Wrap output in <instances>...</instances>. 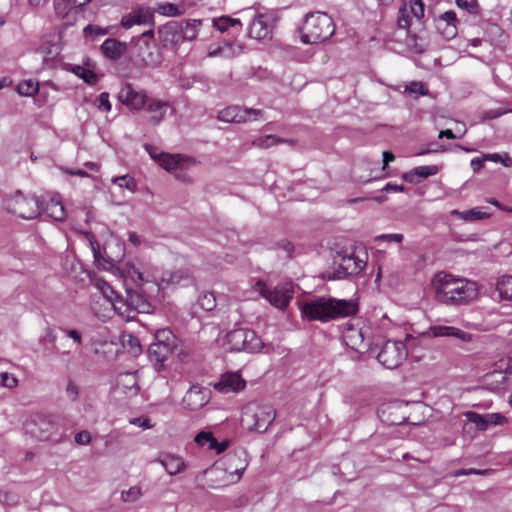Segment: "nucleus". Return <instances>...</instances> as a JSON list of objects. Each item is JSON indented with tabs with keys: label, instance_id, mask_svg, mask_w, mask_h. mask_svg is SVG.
I'll return each instance as SVG.
<instances>
[{
	"label": "nucleus",
	"instance_id": "1",
	"mask_svg": "<svg viewBox=\"0 0 512 512\" xmlns=\"http://www.w3.org/2000/svg\"><path fill=\"white\" fill-rule=\"evenodd\" d=\"M431 287L436 301L446 306L467 305L478 295L476 282L445 271L433 276Z\"/></svg>",
	"mask_w": 512,
	"mask_h": 512
},
{
	"label": "nucleus",
	"instance_id": "2",
	"mask_svg": "<svg viewBox=\"0 0 512 512\" xmlns=\"http://www.w3.org/2000/svg\"><path fill=\"white\" fill-rule=\"evenodd\" d=\"M300 311L309 321L327 323L356 314L358 305L354 300L322 296L304 302Z\"/></svg>",
	"mask_w": 512,
	"mask_h": 512
},
{
	"label": "nucleus",
	"instance_id": "3",
	"mask_svg": "<svg viewBox=\"0 0 512 512\" xmlns=\"http://www.w3.org/2000/svg\"><path fill=\"white\" fill-rule=\"evenodd\" d=\"M335 33V24L325 12H309L304 16L300 27V37L304 44H319L330 39Z\"/></svg>",
	"mask_w": 512,
	"mask_h": 512
},
{
	"label": "nucleus",
	"instance_id": "4",
	"mask_svg": "<svg viewBox=\"0 0 512 512\" xmlns=\"http://www.w3.org/2000/svg\"><path fill=\"white\" fill-rule=\"evenodd\" d=\"M67 419L60 415H37L27 424L29 433L41 441H62L67 432Z\"/></svg>",
	"mask_w": 512,
	"mask_h": 512
},
{
	"label": "nucleus",
	"instance_id": "5",
	"mask_svg": "<svg viewBox=\"0 0 512 512\" xmlns=\"http://www.w3.org/2000/svg\"><path fill=\"white\" fill-rule=\"evenodd\" d=\"M144 147L149 156L157 162L159 166L175 174L177 179L186 181V174L184 172L195 163L192 158L181 154L164 153L150 144H146Z\"/></svg>",
	"mask_w": 512,
	"mask_h": 512
},
{
	"label": "nucleus",
	"instance_id": "6",
	"mask_svg": "<svg viewBox=\"0 0 512 512\" xmlns=\"http://www.w3.org/2000/svg\"><path fill=\"white\" fill-rule=\"evenodd\" d=\"M275 416V410L271 405L249 403L242 411L241 422L248 430L263 433L273 423Z\"/></svg>",
	"mask_w": 512,
	"mask_h": 512
},
{
	"label": "nucleus",
	"instance_id": "7",
	"mask_svg": "<svg viewBox=\"0 0 512 512\" xmlns=\"http://www.w3.org/2000/svg\"><path fill=\"white\" fill-rule=\"evenodd\" d=\"M240 460L236 455L226 456L225 463L216 464L205 471L210 481V487L220 488L238 482L246 468L245 465L230 470L233 464Z\"/></svg>",
	"mask_w": 512,
	"mask_h": 512
},
{
	"label": "nucleus",
	"instance_id": "8",
	"mask_svg": "<svg viewBox=\"0 0 512 512\" xmlns=\"http://www.w3.org/2000/svg\"><path fill=\"white\" fill-rule=\"evenodd\" d=\"M128 274L137 285L142 284L144 282L154 281L158 283V285L161 286L162 288L174 285H188L192 283L193 280L189 270L182 268L177 270L165 271L162 273L160 278L153 276L152 279H149L148 276L146 277L143 272H141L138 268L134 266H132L129 269Z\"/></svg>",
	"mask_w": 512,
	"mask_h": 512
},
{
	"label": "nucleus",
	"instance_id": "9",
	"mask_svg": "<svg viewBox=\"0 0 512 512\" xmlns=\"http://www.w3.org/2000/svg\"><path fill=\"white\" fill-rule=\"evenodd\" d=\"M133 42V54L143 65L156 67L161 63L162 57L154 41L153 29L143 32Z\"/></svg>",
	"mask_w": 512,
	"mask_h": 512
},
{
	"label": "nucleus",
	"instance_id": "10",
	"mask_svg": "<svg viewBox=\"0 0 512 512\" xmlns=\"http://www.w3.org/2000/svg\"><path fill=\"white\" fill-rule=\"evenodd\" d=\"M6 209L23 219H33L41 214V204L38 198L23 196L20 192L6 201Z\"/></svg>",
	"mask_w": 512,
	"mask_h": 512
},
{
	"label": "nucleus",
	"instance_id": "11",
	"mask_svg": "<svg viewBox=\"0 0 512 512\" xmlns=\"http://www.w3.org/2000/svg\"><path fill=\"white\" fill-rule=\"evenodd\" d=\"M257 290L271 305L284 310L293 298V288L289 284L269 287L263 282H257Z\"/></svg>",
	"mask_w": 512,
	"mask_h": 512
},
{
	"label": "nucleus",
	"instance_id": "12",
	"mask_svg": "<svg viewBox=\"0 0 512 512\" xmlns=\"http://www.w3.org/2000/svg\"><path fill=\"white\" fill-rule=\"evenodd\" d=\"M425 4L423 0H403L398 10L397 25L408 29L414 24H421L424 18Z\"/></svg>",
	"mask_w": 512,
	"mask_h": 512
},
{
	"label": "nucleus",
	"instance_id": "13",
	"mask_svg": "<svg viewBox=\"0 0 512 512\" xmlns=\"http://www.w3.org/2000/svg\"><path fill=\"white\" fill-rule=\"evenodd\" d=\"M407 348L402 341H386L377 355L379 363L388 369L399 367L407 357Z\"/></svg>",
	"mask_w": 512,
	"mask_h": 512
},
{
	"label": "nucleus",
	"instance_id": "14",
	"mask_svg": "<svg viewBox=\"0 0 512 512\" xmlns=\"http://www.w3.org/2000/svg\"><path fill=\"white\" fill-rule=\"evenodd\" d=\"M262 117V111L240 106H228L218 113V119L227 123H245L258 120Z\"/></svg>",
	"mask_w": 512,
	"mask_h": 512
},
{
	"label": "nucleus",
	"instance_id": "15",
	"mask_svg": "<svg viewBox=\"0 0 512 512\" xmlns=\"http://www.w3.org/2000/svg\"><path fill=\"white\" fill-rule=\"evenodd\" d=\"M119 101L130 110L139 111L149 100L144 90H137L130 83H125L118 94Z\"/></svg>",
	"mask_w": 512,
	"mask_h": 512
},
{
	"label": "nucleus",
	"instance_id": "16",
	"mask_svg": "<svg viewBox=\"0 0 512 512\" xmlns=\"http://www.w3.org/2000/svg\"><path fill=\"white\" fill-rule=\"evenodd\" d=\"M210 400V390L199 385H192L182 399L184 408L196 411L204 407Z\"/></svg>",
	"mask_w": 512,
	"mask_h": 512
},
{
	"label": "nucleus",
	"instance_id": "17",
	"mask_svg": "<svg viewBox=\"0 0 512 512\" xmlns=\"http://www.w3.org/2000/svg\"><path fill=\"white\" fill-rule=\"evenodd\" d=\"M427 337L439 338H456L461 342H470L472 340V335L468 332H465L457 327L448 326L444 324H432L427 331L425 332Z\"/></svg>",
	"mask_w": 512,
	"mask_h": 512
},
{
	"label": "nucleus",
	"instance_id": "18",
	"mask_svg": "<svg viewBox=\"0 0 512 512\" xmlns=\"http://www.w3.org/2000/svg\"><path fill=\"white\" fill-rule=\"evenodd\" d=\"M274 21V17L270 14L255 16L249 26V36L258 40L268 37L274 27Z\"/></svg>",
	"mask_w": 512,
	"mask_h": 512
},
{
	"label": "nucleus",
	"instance_id": "19",
	"mask_svg": "<svg viewBox=\"0 0 512 512\" xmlns=\"http://www.w3.org/2000/svg\"><path fill=\"white\" fill-rule=\"evenodd\" d=\"M154 14L150 8L139 7L126 14L121 19V26L129 29L134 25H153Z\"/></svg>",
	"mask_w": 512,
	"mask_h": 512
},
{
	"label": "nucleus",
	"instance_id": "20",
	"mask_svg": "<svg viewBox=\"0 0 512 512\" xmlns=\"http://www.w3.org/2000/svg\"><path fill=\"white\" fill-rule=\"evenodd\" d=\"M246 386V382L240 374L235 372L225 373L218 382L214 384V388L223 394L238 393Z\"/></svg>",
	"mask_w": 512,
	"mask_h": 512
},
{
	"label": "nucleus",
	"instance_id": "21",
	"mask_svg": "<svg viewBox=\"0 0 512 512\" xmlns=\"http://www.w3.org/2000/svg\"><path fill=\"white\" fill-rule=\"evenodd\" d=\"M181 25L178 22H168L158 29L160 42L164 47H174L182 42Z\"/></svg>",
	"mask_w": 512,
	"mask_h": 512
},
{
	"label": "nucleus",
	"instance_id": "22",
	"mask_svg": "<svg viewBox=\"0 0 512 512\" xmlns=\"http://www.w3.org/2000/svg\"><path fill=\"white\" fill-rule=\"evenodd\" d=\"M145 107L147 113L150 115L148 119L149 123L153 126H158L164 120L170 105L167 101L149 98Z\"/></svg>",
	"mask_w": 512,
	"mask_h": 512
},
{
	"label": "nucleus",
	"instance_id": "23",
	"mask_svg": "<svg viewBox=\"0 0 512 512\" xmlns=\"http://www.w3.org/2000/svg\"><path fill=\"white\" fill-rule=\"evenodd\" d=\"M41 213H45L49 218L55 221L66 219V211L59 195L52 196L47 201L40 202Z\"/></svg>",
	"mask_w": 512,
	"mask_h": 512
},
{
	"label": "nucleus",
	"instance_id": "24",
	"mask_svg": "<svg viewBox=\"0 0 512 512\" xmlns=\"http://www.w3.org/2000/svg\"><path fill=\"white\" fill-rule=\"evenodd\" d=\"M252 336V330L240 328L235 329L233 331H230L226 335V343L228 345L229 350L231 351H242L243 349V340L246 339V337Z\"/></svg>",
	"mask_w": 512,
	"mask_h": 512
},
{
	"label": "nucleus",
	"instance_id": "25",
	"mask_svg": "<svg viewBox=\"0 0 512 512\" xmlns=\"http://www.w3.org/2000/svg\"><path fill=\"white\" fill-rule=\"evenodd\" d=\"M195 442L200 446H206L209 450H215L218 454L226 450L228 442L219 443L210 432H200L195 437Z\"/></svg>",
	"mask_w": 512,
	"mask_h": 512
},
{
	"label": "nucleus",
	"instance_id": "26",
	"mask_svg": "<svg viewBox=\"0 0 512 512\" xmlns=\"http://www.w3.org/2000/svg\"><path fill=\"white\" fill-rule=\"evenodd\" d=\"M159 462L170 475H176L185 469L184 460L173 454H165L160 457Z\"/></svg>",
	"mask_w": 512,
	"mask_h": 512
},
{
	"label": "nucleus",
	"instance_id": "27",
	"mask_svg": "<svg viewBox=\"0 0 512 512\" xmlns=\"http://www.w3.org/2000/svg\"><path fill=\"white\" fill-rule=\"evenodd\" d=\"M109 304L119 316L127 321L134 319L136 316L127 298L124 299L117 295Z\"/></svg>",
	"mask_w": 512,
	"mask_h": 512
},
{
	"label": "nucleus",
	"instance_id": "28",
	"mask_svg": "<svg viewBox=\"0 0 512 512\" xmlns=\"http://www.w3.org/2000/svg\"><path fill=\"white\" fill-rule=\"evenodd\" d=\"M101 51L107 58L116 60L123 55L124 44L114 38H108L101 45Z\"/></svg>",
	"mask_w": 512,
	"mask_h": 512
},
{
	"label": "nucleus",
	"instance_id": "29",
	"mask_svg": "<svg viewBox=\"0 0 512 512\" xmlns=\"http://www.w3.org/2000/svg\"><path fill=\"white\" fill-rule=\"evenodd\" d=\"M127 299L134 313H145L149 310V304L146 299L137 291L132 289L126 290Z\"/></svg>",
	"mask_w": 512,
	"mask_h": 512
},
{
	"label": "nucleus",
	"instance_id": "30",
	"mask_svg": "<svg viewBox=\"0 0 512 512\" xmlns=\"http://www.w3.org/2000/svg\"><path fill=\"white\" fill-rule=\"evenodd\" d=\"M181 25L182 41H192L197 37L199 28L202 24L201 20L191 19L179 23Z\"/></svg>",
	"mask_w": 512,
	"mask_h": 512
},
{
	"label": "nucleus",
	"instance_id": "31",
	"mask_svg": "<svg viewBox=\"0 0 512 512\" xmlns=\"http://www.w3.org/2000/svg\"><path fill=\"white\" fill-rule=\"evenodd\" d=\"M242 45L235 43H225L218 48L209 51L208 55L211 57L221 56L224 58H232L234 56L239 55L242 52Z\"/></svg>",
	"mask_w": 512,
	"mask_h": 512
},
{
	"label": "nucleus",
	"instance_id": "32",
	"mask_svg": "<svg viewBox=\"0 0 512 512\" xmlns=\"http://www.w3.org/2000/svg\"><path fill=\"white\" fill-rule=\"evenodd\" d=\"M341 260L344 263V275H357L365 267V262L356 258L354 255L344 256Z\"/></svg>",
	"mask_w": 512,
	"mask_h": 512
},
{
	"label": "nucleus",
	"instance_id": "33",
	"mask_svg": "<svg viewBox=\"0 0 512 512\" xmlns=\"http://www.w3.org/2000/svg\"><path fill=\"white\" fill-rule=\"evenodd\" d=\"M154 12H157L160 15L167 17H176L183 15L185 13V7L184 5L167 2L163 4H158L157 7L154 9L153 13Z\"/></svg>",
	"mask_w": 512,
	"mask_h": 512
},
{
	"label": "nucleus",
	"instance_id": "34",
	"mask_svg": "<svg viewBox=\"0 0 512 512\" xmlns=\"http://www.w3.org/2000/svg\"><path fill=\"white\" fill-rule=\"evenodd\" d=\"M122 345L133 356H138L142 352V346L139 339L132 333H123L121 336Z\"/></svg>",
	"mask_w": 512,
	"mask_h": 512
},
{
	"label": "nucleus",
	"instance_id": "35",
	"mask_svg": "<svg viewBox=\"0 0 512 512\" xmlns=\"http://www.w3.org/2000/svg\"><path fill=\"white\" fill-rule=\"evenodd\" d=\"M451 215L458 217L467 222L482 220V219L488 218L490 216V214H488L486 212H482L478 208H473L468 211L452 210Z\"/></svg>",
	"mask_w": 512,
	"mask_h": 512
},
{
	"label": "nucleus",
	"instance_id": "36",
	"mask_svg": "<svg viewBox=\"0 0 512 512\" xmlns=\"http://www.w3.org/2000/svg\"><path fill=\"white\" fill-rule=\"evenodd\" d=\"M149 355L155 357L156 361H163L171 352V344L163 341L154 342L149 346Z\"/></svg>",
	"mask_w": 512,
	"mask_h": 512
},
{
	"label": "nucleus",
	"instance_id": "37",
	"mask_svg": "<svg viewBox=\"0 0 512 512\" xmlns=\"http://www.w3.org/2000/svg\"><path fill=\"white\" fill-rule=\"evenodd\" d=\"M280 143L292 144L294 142L292 140H287L284 138L276 137L274 135L260 136V137L256 138L255 140H253V142H252L253 146L258 147V148H263V149L270 148V147L280 144Z\"/></svg>",
	"mask_w": 512,
	"mask_h": 512
},
{
	"label": "nucleus",
	"instance_id": "38",
	"mask_svg": "<svg viewBox=\"0 0 512 512\" xmlns=\"http://www.w3.org/2000/svg\"><path fill=\"white\" fill-rule=\"evenodd\" d=\"M496 290L501 299L512 301V276L500 278L497 282Z\"/></svg>",
	"mask_w": 512,
	"mask_h": 512
},
{
	"label": "nucleus",
	"instance_id": "39",
	"mask_svg": "<svg viewBox=\"0 0 512 512\" xmlns=\"http://www.w3.org/2000/svg\"><path fill=\"white\" fill-rule=\"evenodd\" d=\"M243 346V351L255 353L261 351L265 345L262 339L257 336L256 332L252 330V336H247L246 339L243 340Z\"/></svg>",
	"mask_w": 512,
	"mask_h": 512
},
{
	"label": "nucleus",
	"instance_id": "40",
	"mask_svg": "<svg viewBox=\"0 0 512 512\" xmlns=\"http://www.w3.org/2000/svg\"><path fill=\"white\" fill-rule=\"evenodd\" d=\"M72 72L83 79V81L89 85H94L98 81V76L90 69L76 65L72 68Z\"/></svg>",
	"mask_w": 512,
	"mask_h": 512
},
{
	"label": "nucleus",
	"instance_id": "41",
	"mask_svg": "<svg viewBox=\"0 0 512 512\" xmlns=\"http://www.w3.org/2000/svg\"><path fill=\"white\" fill-rule=\"evenodd\" d=\"M435 26L443 38L449 40L457 35V26L447 24L442 19H435Z\"/></svg>",
	"mask_w": 512,
	"mask_h": 512
},
{
	"label": "nucleus",
	"instance_id": "42",
	"mask_svg": "<svg viewBox=\"0 0 512 512\" xmlns=\"http://www.w3.org/2000/svg\"><path fill=\"white\" fill-rule=\"evenodd\" d=\"M405 92L414 98H418L419 96L428 95L429 90L424 83L420 81H412L405 86Z\"/></svg>",
	"mask_w": 512,
	"mask_h": 512
},
{
	"label": "nucleus",
	"instance_id": "43",
	"mask_svg": "<svg viewBox=\"0 0 512 512\" xmlns=\"http://www.w3.org/2000/svg\"><path fill=\"white\" fill-rule=\"evenodd\" d=\"M39 86L38 83L33 80H24L20 82L17 86V92L21 96H34L38 93Z\"/></svg>",
	"mask_w": 512,
	"mask_h": 512
},
{
	"label": "nucleus",
	"instance_id": "44",
	"mask_svg": "<svg viewBox=\"0 0 512 512\" xmlns=\"http://www.w3.org/2000/svg\"><path fill=\"white\" fill-rule=\"evenodd\" d=\"M236 25H241L240 20L229 16H222L217 19H213V26L220 32H224L229 27H234Z\"/></svg>",
	"mask_w": 512,
	"mask_h": 512
},
{
	"label": "nucleus",
	"instance_id": "45",
	"mask_svg": "<svg viewBox=\"0 0 512 512\" xmlns=\"http://www.w3.org/2000/svg\"><path fill=\"white\" fill-rule=\"evenodd\" d=\"M197 305L204 311H212L216 307V298L213 293H202L197 301Z\"/></svg>",
	"mask_w": 512,
	"mask_h": 512
},
{
	"label": "nucleus",
	"instance_id": "46",
	"mask_svg": "<svg viewBox=\"0 0 512 512\" xmlns=\"http://www.w3.org/2000/svg\"><path fill=\"white\" fill-rule=\"evenodd\" d=\"M468 422L474 423L479 430H486L488 428L486 414L481 415L473 411H467L464 413Z\"/></svg>",
	"mask_w": 512,
	"mask_h": 512
},
{
	"label": "nucleus",
	"instance_id": "47",
	"mask_svg": "<svg viewBox=\"0 0 512 512\" xmlns=\"http://www.w3.org/2000/svg\"><path fill=\"white\" fill-rule=\"evenodd\" d=\"M112 182L117 184L120 188H125L131 192H134L137 187L136 181L128 175L114 177L112 178Z\"/></svg>",
	"mask_w": 512,
	"mask_h": 512
},
{
	"label": "nucleus",
	"instance_id": "48",
	"mask_svg": "<svg viewBox=\"0 0 512 512\" xmlns=\"http://www.w3.org/2000/svg\"><path fill=\"white\" fill-rule=\"evenodd\" d=\"M142 496V491L139 486L130 487L128 490L121 492V500L123 502L133 503Z\"/></svg>",
	"mask_w": 512,
	"mask_h": 512
},
{
	"label": "nucleus",
	"instance_id": "49",
	"mask_svg": "<svg viewBox=\"0 0 512 512\" xmlns=\"http://www.w3.org/2000/svg\"><path fill=\"white\" fill-rule=\"evenodd\" d=\"M346 338L350 341V345L354 349H360L363 344V334L361 330L350 329L346 335Z\"/></svg>",
	"mask_w": 512,
	"mask_h": 512
},
{
	"label": "nucleus",
	"instance_id": "50",
	"mask_svg": "<svg viewBox=\"0 0 512 512\" xmlns=\"http://www.w3.org/2000/svg\"><path fill=\"white\" fill-rule=\"evenodd\" d=\"M439 167L436 165L418 166L414 168V173L418 178H428L438 173Z\"/></svg>",
	"mask_w": 512,
	"mask_h": 512
},
{
	"label": "nucleus",
	"instance_id": "51",
	"mask_svg": "<svg viewBox=\"0 0 512 512\" xmlns=\"http://www.w3.org/2000/svg\"><path fill=\"white\" fill-rule=\"evenodd\" d=\"M85 238H86V240L89 243V246H90V248H91V250L93 252L94 258L96 260H98L100 258V256H101V250H100L99 243L96 241L94 235L89 233V232L85 233Z\"/></svg>",
	"mask_w": 512,
	"mask_h": 512
},
{
	"label": "nucleus",
	"instance_id": "52",
	"mask_svg": "<svg viewBox=\"0 0 512 512\" xmlns=\"http://www.w3.org/2000/svg\"><path fill=\"white\" fill-rule=\"evenodd\" d=\"M96 105L99 110L109 112L112 108L110 100H109V93L108 92L101 93L97 98Z\"/></svg>",
	"mask_w": 512,
	"mask_h": 512
},
{
	"label": "nucleus",
	"instance_id": "53",
	"mask_svg": "<svg viewBox=\"0 0 512 512\" xmlns=\"http://www.w3.org/2000/svg\"><path fill=\"white\" fill-rule=\"evenodd\" d=\"M456 4L459 8L465 9L472 14L478 11V3L476 0H456Z\"/></svg>",
	"mask_w": 512,
	"mask_h": 512
},
{
	"label": "nucleus",
	"instance_id": "54",
	"mask_svg": "<svg viewBox=\"0 0 512 512\" xmlns=\"http://www.w3.org/2000/svg\"><path fill=\"white\" fill-rule=\"evenodd\" d=\"M99 288L108 303H110L115 298V296L118 295L117 292L111 287V285L106 282L100 284Z\"/></svg>",
	"mask_w": 512,
	"mask_h": 512
},
{
	"label": "nucleus",
	"instance_id": "55",
	"mask_svg": "<svg viewBox=\"0 0 512 512\" xmlns=\"http://www.w3.org/2000/svg\"><path fill=\"white\" fill-rule=\"evenodd\" d=\"M344 272V263L342 262V260H340L337 268L332 273H329L327 278L329 280H340L349 277V275H344Z\"/></svg>",
	"mask_w": 512,
	"mask_h": 512
},
{
	"label": "nucleus",
	"instance_id": "56",
	"mask_svg": "<svg viewBox=\"0 0 512 512\" xmlns=\"http://www.w3.org/2000/svg\"><path fill=\"white\" fill-rule=\"evenodd\" d=\"M488 427L490 425H502L506 422L505 416L500 413H489L486 414Z\"/></svg>",
	"mask_w": 512,
	"mask_h": 512
},
{
	"label": "nucleus",
	"instance_id": "57",
	"mask_svg": "<svg viewBox=\"0 0 512 512\" xmlns=\"http://www.w3.org/2000/svg\"><path fill=\"white\" fill-rule=\"evenodd\" d=\"M66 395L73 402L76 401L79 396V387L72 380H70L67 384Z\"/></svg>",
	"mask_w": 512,
	"mask_h": 512
},
{
	"label": "nucleus",
	"instance_id": "58",
	"mask_svg": "<svg viewBox=\"0 0 512 512\" xmlns=\"http://www.w3.org/2000/svg\"><path fill=\"white\" fill-rule=\"evenodd\" d=\"M512 109H504V108H496L485 111L484 118L485 119H495L507 113H511Z\"/></svg>",
	"mask_w": 512,
	"mask_h": 512
},
{
	"label": "nucleus",
	"instance_id": "59",
	"mask_svg": "<svg viewBox=\"0 0 512 512\" xmlns=\"http://www.w3.org/2000/svg\"><path fill=\"white\" fill-rule=\"evenodd\" d=\"M61 330L65 334V336L72 339L76 345L80 346L82 344V335L78 330L67 328Z\"/></svg>",
	"mask_w": 512,
	"mask_h": 512
},
{
	"label": "nucleus",
	"instance_id": "60",
	"mask_svg": "<svg viewBox=\"0 0 512 512\" xmlns=\"http://www.w3.org/2000/svg\"><path fill=\"white\" fill-rule=\"evenodd\" d=\"M1 385L7 388H14L17 385V379L7 372L0 374Z\"/></svg>",
	"mask_w": 512,
	"mask_h": 512
},
{
	"label": "nucleus",
	"instance_id": "61",
	"mask_svg": "<svg viewBox=\"0 0 512 512\" xmlns=\"http://www.w3.org/2000/svg\"><path fill=\"white\" fill-rule=\"evenodd\" d=\"M109 32V29L108 28H102L100 26H97V25H88L85 29H84V33L86 35H92V34H95V35H99V36H102V35H106L108 34Z\"/></svg>",
	"mask_w": 512,
	"mask_h": 512
},
{
	"label": "nucleus",
	"instance_id": "62",
	"mask_svg": "<svg viewBox=\"0 0 512 512\" xmlns=\"http://www.w3.org/2000/svg\"><path fill=\"white\" fill-rule=\"evenodd\" d=\"M491 473H492L491 469L479 470V469L471 468V469H461V470L457 471L456 476L471 475V474L490 475Z\"/></svg>",
	"mask_w": 512,
	"mask_h": 512
},
{
	"label": "nucleus",
	"instance_id": "63",
	"mask_svg": "<svg viewBox=\"0 0 512 512\" xmlns=\"http://www.w3.org/2000/svg\"><path fill=\"white\" fill-rule=\"evenodd\" d=\"M74 440L79 445H88L91 441V435L87 430H83L75 435Z\"/></svg>",
	"mask_w": 512,
	"mask_h": 512
},
{
	"label": "nucleus",
	"instance_id": "64",
	"mask_svg": "<svg viewBox=\"0 0 512 512\" xmlns=\"http://www.w3.org/2000/svg\"><path fill=\"white\" fill-rule=\"evenodd\" d=\"M436 19H442L443 22H445L447 24H451V25L457 26L456 13L454 11H452V10L444 12L443 14H441Z\"/></svg>",
	"mask_w": 512,
	"mask_h": 512
}]
</instances>
